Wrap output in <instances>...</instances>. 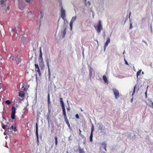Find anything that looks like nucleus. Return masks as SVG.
<instances>
[{"instance_id":"39","label":"nucleus","mask_w":153,"mask_h":153,"mask_svg":"<svg viewBox=\"0 0 153 153\" xmlns=\"http://www.w3.org/2000/svg\"><path fill=\"white\" fill-rule=\"evenodd\" d=\"M104 149L106 151V145H105V146L104 147Z\"/></svg>"},{"instance_id":"4","label":"nucleus","mask_w":153,"mask_h":153,"mask_svg":"<svg viewBox=\"0 0 153 153\" xmlns=\"http://www.w3.org/2000/svg\"><path fill=\"white\" fill-rule=\"evenodd\" d=\"M63 114L66 123L67 124L68 127H70V124L67 118L66 111L63 112Z\"/></svg>"},{"instance_id":"46","label":"nucleus","mask_w":153,"mask_h":153,"mask_svg":"<svg viewBox=\"0 0 153 153\" xmlns=\"http://www.w3.org/2000/svg\"><path fill=\"white\" fill-rule=\"evenodd\" d=\"M70 109V107H68V108H67V110H69Z\"/></svg>"},{"instance_id":"30","label":"nucleus","mask_w":153,"mask_h":153,"mask_svg":"<svg viewBox=\"0 0 153 153\" xmlns=\"http://www.w3.org/2000/svg\"><path fill=\"white\" fill-rule=\"evenodd\" d=\"M2 127L4 129H5L6 128V126L4 125L3 123H2Z\"/></svg>"},{"instance_id":"26","label":"nucleus","mask_w":153,"mask_h":153,"mask_svg":"<svg viewBox=\"0 0 153 153\" xmlns=\"http://www.w3.org/2000/svg\"><path fill=\"white\" fill-rule=\"evenodd\" d=\"M73 23H72V22H70V29H71V30H72V25H73Z\"/></svg>"},{"instance_id":"19","label":"nucleus","mask_w":153,"mask_h":153,"mask_svg":"<svg viewBox=\"0 0 153 153\" xmlns=\"http://www.w3.org/2000/svg\"><path fill=\"white\" fill-rule=\"evenodd\" d=\"M16 57L12 55H11L9 58L10 59H11L13 61H15L16 59Z\"/></svg>"},{"instance_id":"17","label":"nucleus","mask_w":153,"mask_h":153,"mask_svg":"<svg viewBox=\"0 0 153 153\" xmlns=\"http://www.w3.org/2000/svg\"><path fill=\"white\" fill-rule=\"evenodd\" d=\"M76 16H73L72 17V18L71 20V21L70 22H72V23H74V22L76 19Z\"/></svg>"},{"instance_id":"18","label":"nucleus","mask_w":153,"mask_h":153,"mask_svg":"<svg viewBox=\"0 0 153 153\" xmlns=\"http://www.w3.org/2000/svg\"><path fill=\"white\" fill-rule=\"evenodd\" d=\"M66 28H65L64 29V30L63 31V32L62 37L63 38H64V37H65V35L66 33Z\"/></svg>"},{"instance_id":"16","label":"nucleus","mask_w":153,"mask_h":153,"mask_svg":"<svg viewBox=\"0 0 153 153\" xmlns=\"http://www.w3.org/2000/svg\"><path fill=\"white\" fill-rule=\"evenodd\" d=\"M10 128L12 129V130H11L10 131H12V130H13L14 131H16V129L15 127L14 126H13L12 125L10 127Z\"/></svg>"},{"instance_id":"7","label":"nucleus","mask_w":153,"mask_h":153,"mask_svg":"<svg viewBox=\"0 0 153 153\" xmlns=\"http://www.w3.org/2000/svg\"><path fill=\"white\" fill-rule=\"evenodd\" d=\"M60 101L61 103V105L62 107V112L66 111L65 106L64 105V103L63 101V99L62 98H60Z\"/></svg>"},{"instance_id":"21","label":"nucleus","mask_w":153,"mask_h":153,"mask_svg":"<svg viewBox=\"0 0 153 153\" xmlns=\"http://www.w3.org/2000/svg\"><path fill=\"white\" fill-rule=\"evenodd\" d=\"M54 138L55 139V145L56 146L57 145L58 143V141H57V137L56 136H55L54 137Z\"/></svg>"},{"instance_id":"51","label":"nucleus","mask_w":153,"mask_h":153,"mask_svg":"<svg viewBox=\"0 0 153 153\" xmlns=\"http://www.w3.org/2000/svg\"><path fill=\"white\" fill-rule=\"evenodd\" d=\"M124 53H125V51H124V52H123V54Z\"/></svg>"},{"instance_id":"47","label":"nucleus","mask_w":153,"mask_h":153,"mask_svg":"<svg viewBox=\"0 0 153 153\" xmlns=\"http://www.w3.org/2000/svg\"><path fill=\"white\" fill-rule=\"evenodd\" d=\"M132 101H133V99H131V102H132Z\"/></svg>"},{"instance_id":"13","label":"nucleus","mask_w":153,"mask_h":153,"mask_svg":"<svg viewBox=\"0 0 153 153\" xmlns=\"http://www.w3.org/2000/svg\"><path fill=\"white\" fill-rule=\"evenodd\" d=\"M103 80L104 81V82L105 83L108 84V81L107 80L106 76H105V75L103 76Z\"/></svg>"},{"instance_id":"38","label":"nucleus","mask_w":153,"mask_h":153,"mask_svg":"<svg viewBox=\"0 0 153 153\" xmlns=\"http://www.w3.org/2000/svg\"><path fill=\"white\" fill-rule=\"evenodd\" d=\"M89 74L91 75L92 74V72L90 70L89 71Z\"/></svg>"},{"instance_id":"20","label":"nucleus","mask_w":153,"mask_h":153,"mask_svg":"<svg viewBox=\"0 0 153 153\" xmlns=\"http://www.w3.org/2000/svg\"><path fill=\"white\" fill-rule=\"evenodd\" d=\"M142 70H139L136 73L137 77L138 78V76L140 74Z\"/></svg>"},{"instance_id":"34","label":"nucleus","mask_w":153,"mask_h":153,"mask_svg":"<svg viewBox=\"0 0 153 153\" xmlns=\"http://www.w3.org/2000/svg\"><path fill=\"white\" fill-rule=\"evenodd\" d=\"M132 24L131 23H130V29H131L132 28Z\"/></svg>"},{"instance_id":"33","label":"nucleus","mask_w":153,"mask_h":153,"mask_svg":"<svg viewBox=\"0 0 153 153\" xmlns=\"http://www.w3.org/2000/svg\"><path fill=\"white\" fill-rule=\"evenodd\" d=\"M75 117L78 119H79V117L78 114H76L75 115Z\"/></svg>"},{"instance_id":"29","label":"nucleus","mask_w":153,"mask_h":153,"mask_svg":"<svg viewBox=\"0 0 153 153\" xmlns=\"http://www.w3.org/2000/svg\"><path fill=\"white\" fill-rule=\"evenodd\" d=\"M94 128L93 124H92V127L91 129V133H93V131H94Z\"/></svg>"},{"instance_id":"41","label":"nucleus","mask_w":153,"mask_h":153,"mask_svg":"<svg viewBox=\"0 0 153 153\" xmlns=\"http://www.w3.org/2000/svg\"><path fill=\"white\" fill-rule=\"evenodd\" d=\"M48 98H50V94H48Z\"/></svg>"},{"instance_id":"9","label":"nucleus","mask_w":153,"mask_h":153,"mask_svg":"<svg viewBox=\"0 0 153 153\" xmlns=\"http://www.w3.org/2000/svg\"><path fill=\"white\" fill-rule=\"evenodd\" d=\"M35 71L38 72L39 75V76H41V73L38 65V64H35Z\"/></svg>"},{"instance_id":"11","label":"nucleus","mask_w":153,"mask_h":153,"mask_svg":"<svg viewBox=\"0 0 153 153\" xmlns=\"http://www.w3.org/2000/svg\"><path fill=\"white\" fill-rule=\"evenodd\" d=\"M36 137L38 140H39V134H38V124L37 123H36Z\"/></svg>"},{"instance_id":"36","label":"nucleus","mask_w":153,"mask_h":153,"mask_svg":"<svg viewBox=\"0 0 153 153\" xmlns=\"http://www.w3.org/2000/svg\"><path fill=\"white\" fill-rule=\"evenodd\" d=\"M33 0H26V1L28 2H30V1H32Z\"/></svg>"},{"instance_id":"2","label":"nucleus","mask_w":153,"mask_h":153,"mask_svg":"<svg viewBox=\"0 0 153 153\" xmlns=\"http://www.w3.org/2000/svg\"><path fill=\"white\" fill-rule=\"evenodd\" d=\"M16 108L14 106H13L11 108V118L12 119H14L15 117Z\"/></svg>"},{"instance_id":"5","label":"nucleus","mask_w":153,"mask_h":153,"mask_svg":"<svg viewBox=\"0 0 153 153\" xmlns=\"http://www.w3.org/2000/svg\"><path fill=\"white\" fill-rule=\"evenodd\" d=\"M63 114L66 123L67 124L68 127H70V124L67 118L66 111L63 112Z\"/></svg>"},{"instance_id":"32","label":"nucleus","mask_w":153,"mask_h":153,"mask_svg":"<svg viewBox=\"0 0 153 153\" xmlns=\"http://www.w3.org/2000/svg\"><path fill=\"white\" fill-rule=\"evenodd\" d=\"M136 88V86H135L134 88L133 91L132 93V95H133L135 93V89Z\"/></svg>"},{"instance_id":"10","label":"nucleus","mask_w":153,"mask_h":153,"mask_svg":"<svg viewBox=\"0 0 153 153\" xmlns=\"http://www.w3.org/2000/svg\"><path fill=\"white\" fill-rule=\"evenodd\" d=\"M110 38L109 37H108L107 39L106 42H105L104 46V50H105L106 49V48L107 47L108 45V44L110 42Z\"/></svg>"},{"instance_id":"6","label":"nucleus","mask_w":153,"mask_h":153,"mask_svg":"<svg viewBox=\"0 0 153 153\" xmlns=\"http://www.w3.org/2000/svg\"><path fill=\"white\" fill-rule=\"evenodd\" d=\"M65 10L63 9L62 6H61V17L63 19H64L65 17Z\"/></svg>"},{"instance_id":"56","label":"nucleus","mask_w":153,"mask_h":153,"mask_svg":"<svg viewBox=\"0 0 153 153\" xmlns=\"http://www.w3.org/2000/svg\"><path fill=\"white\" fill-rule=\"evenodd\" d=\"M24 90H25V88H24V89H23Z\"/></svg>"},{"instance_id":"15","label":"nucleus","mask_w":153,"mask_h":153,"mask_svg":"<svg viewBox=\"0 0 153 153\" xmlns=\"http://www.w3.org/2000/svg\"><path fill=\"white\" fill-rule=\"evenodd\" d=\"M46 63H47V65L48 68V75H49V77H50L51 76V75H50V69H49V65L48 60L47 61H46Z\"/></svg>"},{"instance_id":"12","label":"nucleus","mask_w":153,"mask_h":153,"mask_svg":"<svg viewBox=\"0 0 153 153\" xmlns=\"http://www.w3.org/2000/svg\"><path fill=\"white\" fill-rule=\"evenodd\" d=\"M39 59H41V61H43V59L42 58V53L41 50V48L40 47L39 49Z\"/></svg>"},{"instance_id":"58","label":"nucleus","mask_w":153,"mask_h":153,"mask_svg":"<svg viewBox=\"0 0 153 153\" xmlns=\"http://www.w3.org/2000/svg\"><path fill=\"white\" fill-rule=\"evenodd\" d=\"M67 153H68V152H67Z\"/></svg>"},{"instance_id":"14","label":"nucleus","mask_w":153,"mask_h":153,"mask_svg":"<svg viewBox=\"0 0 153 153\" xmlns=\"http://www.w3.org/2000/svg\"><path fill=\"white\" fill-rule=\"evenodd\" d=\"M25 93L24 92L21 91L19 92V96L21 97H23L25 95Z\"/></svg>"},{"instance_id":"43","label":"nucleus","mask_w":153,"mask_h":153,"mask_svg":"<svg viewBox=\"0 0 153 153\" xmlns=\"http://www.w3.org/2000/svg\"><path fill=\"white\" fill-rule=\"evenodd\" d=\"M131 14V12H130L129 13V18H130V16Z\"/></svg>"},{"instance_id":"28","label":"nucleus","mask_w":153,"mask_h":153,"mask_svg":"<svg viewBox=\"0 0 153 153\" xmlns=\"http://www.w3.org/2000/svg\"><path fill=\"white\" fill-rule=\"evenodd\" d=\"M48 106H49L51 103L50 98H48Z\"/></svg>"},{"instance_id":"49","label":"nucleus","mask_w":153,"mask_h":153,"mask_svg":"<svg viewBox=\"0 0 153 153\" xmlns=\"http://www.w3.org/2000/svg\"><path fill=\"white\" fill-rule=\"evenodd\" d=\"M0 64H1V62H0Z\"/></svg>"},{"instance_id":"53","label":"nucleus","mask_w":153,"mask_h":153,"mask_svg":"<svg viewBox=\"0 0 153 153\" xmlns=\"http://www.w3.org/2000/svg\"><path fill=\"white\" fill-rule=\"evenodd\" d=\"M40 13H41V14H42V12H40Z\"/></svg>"},{"instance_id":"57","label":"nucleus","mask_w":153,"mask_h":153,"mask_svg":"<svg viewBox=\"0 0 153 153\" xmlns=\"http://www.w3.org/2000/svg\"><path fill=\"white\" fill-rule=\"evenodd\" d=\"M105 34H104V36H105Z\"/></svg>"},{"instance_id":"8","label":"nucleus","mask_w":153,"mask_h":153,"mask_svg":"<svg viewBox=\"0 0 153 153\" xmlns=\"http://www.w3.org/2000/svg\"><path fill=\"white\" fill-rule=\"evenodd\" d=\"M22 60V58L20 56L16 57L15 61L16 64L17 65L19 64L21 62Z\"/></svg>"},{"instance_id":"3","label":"nucleus","mask_w":153,"mask_h":153,"mask_svg":"<svg viewBox=\"0 0 153 153\" xmlns=\"http://www.w3.org/2000/svg\"><path fill=\"white\" fill-rule=\"evenodd\" d=\"M112 90L114 95L115 98L116 99H117L120 97V94L118 91L115 88H113Z\"/></svg>"},{"instance_id":"55","label":"nucleus","mask_w":153,"mask_h":153,"mask_svg":"<svg viewBox=\"0 0 153 153\" xmlns=\"http://www.w3.org/2000/svg\"><path fill=\"white\" fill-rule=\"evenodd\" d=\"M85 1H86V0H85Z\"/></svg>"},{"instance_id":"42","label":"nucleus","mask_w":153,"mask_h":153,"mask_svg":"<svg viewBox=\"0 0 153 153\" xmlns=\"http://www.w3.org/2000/svg\"><path fill=\"white\" fill-rule=\"evenodd\" d=\"M2 87V85L1 83H0V89Z\"/></svg>"},{"instance_id":"40","label":"nucleus","mask_w":153,"mask_h":153,"mask_svg":"<svg viewBox=\"0 0 153 153\" xmlns=\"http://www.w3.org/2000/svg\"><path fill=\"white\" fill-rule=\"evenodd\" d=\"M87 3L89 5H91V3L90 1H88Z\"/></svg>"},{"instance_id":"52","label":"nucleus","mask_w":153,"mask_h":153,"mask_svg":"<svg viewBox=\"0 0 153 153\" xmlns=\"http://www.w3.org/2000/svg\"><path fill=\"white\" fill-rule=\"evenodd\" d=\"M144 42L146 44V43L145 41H144Z\"/></svg>"},{"instance_id":"25","label":"nucleus","mask_w":153,"mask_h":153,"mask_svg":"<svg viewBox=\"0 0 153 153\" xmlns=\"http://www.w3.org/2000/svg\"><path fill=\"white\" fill-rule=\"evenodd\" d=\"M5 103L7 105H9L11 103V102L9 100H6L5 102Z\"/></svg>"},{"instance_id":"24","label":"nucleus","mask_w":153,"mask_h":153,"mask_svg":"<svg viewBox=\"0 0 153 153\" xmlns=\"http://www.w3.org/2000/svg\"><path fill=\"white\" fill-rule=\"evenodd\" d=\"M92 138H93V133H91L90 137V140L91 142L92 141Z\"/></svg>"},{"instance_id":"35","label":"nucleus","mask_w":153,"mask_h":153,"mask_svg":"<svg viewBox=\"0 0 153 153\" xmlns=\"http://www.w3.org/2000/svg\"><path fill=\"white\" fill-rule=\"evenodd\" d=\"M124 60H125V63L127 65H128V62H127V61L126 60V59H124Z\"/></svg>"},{"instance_id":"44","label":"nucleus","mask_w":153,"mask_h":153,"mask_svg":"<svg viewBox=\"0 0 153 153\" xmlns=\"http://www.w3.org/2000/svg\"><path fill=\"white\" fill-rule=\"evenodd\" d=\"M7 9L8 10H9L10 9L9 7V6L7 7Z\"/></svg>"},{"instance_id":"1","label":"nucleus","mask_w":153,"mask_h":153,"mask_svg":"<svg viewBox=\"0 0 153 153\" xmlns=\"http://www.w3.org/2000/svg\"><path fill=\"white\" fill-rule=\"evenodd\" d=\"M95 28L98 33H100L101 30L103 29L102 26V22L101 20H99L98 24L97 25L94 26Z\"/></svg>"},{"instance_id":"45","label":"nucleus","mask_w":153,"mask_h":153,"mask_svg":"<svg viewBox=\"0 0 153 153\" xmlns=\"http://www.w3.org/2000/svg\"><path fill=\"white\" fill-rule=\"evenodd\" d=\"M152 107L153 108V102L152 103Z\"/></svg>"},{"instance_id":"50","label":"nucleus","mask_w":153,"mask_h":153,"mask_svg":"<svg viewBox=\"0 0 153 153\" xmlns=\"http://www.w3.org/2000/svg\"><path fill=\"white\" fill-rule=\"evenodd\" d=\"M142 73L143 74L144 72H143H143H142Z\"/></svg>"},{"instance_id":"23","label":"nucleus","mask_w":153,"mask_h":153,"mask_svg":"<svg viewBox=\"0 0 153 153\" xmlns=\"http://www.w3.org/2000/svg\"><path fill=\"white\" fill-rule=\"evenodd\" d=\"M104 127L103 126L102 124L100 125L99 126V129L102 131Z\"/></svg>"},{"instance_id":"31","label":"nucleus","mask_w":153,"mask_h":153,"mask_svg":"<svg viewBox=\"0 0 153 153\" xmlns=\"http://www.w3.org/2000/svg\"><path fill=\"white\" fill-rule=\"evenodd\" d=\"M51 108L49 107V106H48V113H49V114H50V113H51Z\"/></svg>"},{"instance_id":"27","label":"nucleus","mask_w":153,"mask_h":153,"mask_svg":"<svg viewBox=\"0 0 153 153\" xmlns=\"http://www.w3.org/2000/svg\"><path fill=\"white\" fill-rule=\"evenodd\" d=\"M7 0H1L0 1V4H2L5 1H6Z\"/></svg>"},{"instance_id":"22","label":"nucleus","mask_w":153,"mask_h":153,"mask_svg":"<svg viewBox=\"0 0 153 153\" xmlns=\"http://www.w3.org/2000/svg\"><path fill=\"white\" fill-rule=\"evenodd\" d=\"M19 8L21 10H22L25 7L24 6H22V5L20 4H19Z\"/></svg>"},{"instance_id":"48","label":"nucleus","mask_w":153,"mask_h":153,"mask_svg":"<svg viewBox=\"0 0 153 153\" xmlns=\"http://www.w3.org/2000/svg\"><path fill=\"white\" fill-rule=\"evenodd\" d=\"M145 94H146V95H147V92H145Z\"/></svg>"},{"instance_id":"37","label":"nucleus","mask_w":153,"mask_h":153,"mask_svg":"<svg viewBox=\"0 0 153 153\" xmlns=\"http://www.w3.org/2000/svg\"><path fill=\"white\" fill-rule=\"evenodd\" d=\"M79 135H81V131L80 130V129H79Z\"/></svg>"},{"instance_id":"54","label":"nucleus","mask_w":153,"mask_h":153,"mask_svg":"<svg viewBox=\"0 0 153 153\" xmlns=\"http://www.w3.org/2000/svg\"><path fill=\"white\" fill-rule=\"evenodd\" d=\"M42 17H43L42 16L41 18H42Z\"/></svg>"}]
</instances>
